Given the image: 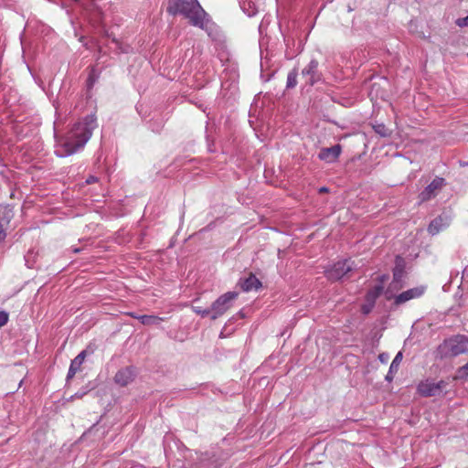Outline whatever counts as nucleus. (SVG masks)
Returning a JSON list of instances; mask_svg holds the SVG:
<instances>
[{
  "mask_svg": "<svg viewBox=\"0 0 468 468\" xmlns=\"http://www.w3.org/2000/svg\"><path fill=\"white\" fill-rule=\"evenodd\" d=\"M95 115L86 116L82 122H77L69 132L65 138L59 140V146L62 148L58 156L71 155L83 148L96 128Z\"/></svg>",
  "mask_w": 468,
  "mask_h": 468,
  "instance_id": "f257e3e1",
  "label": "nucleus"
},
{
  "mask_svg": "<svg viewBox=\"0 0 468 468\" xmlns=\"http://www.w3.org/2000/svg\"><path fill=\"white\" fill-rule=\"evenodd\" d=\"M166 10L172 16L183 15L194 27H204L207 14L197 0H169Z\"/></svg>",
  "mask_w": 468,
  "mask_h": 468,
  "instance_id": "f03ea898",
  "label": "nucleus"
},
{
  "mask_svg": "<svg viewBox=\"0 0 468 468\" xmlns=\"http://www.w3.org/2000/svg\"><path fill=\"white\" fill-rule=\"evenodd\" d=\"M440 351L445 356H456L468 353V338L464 335H456L445 340L440 346Z\"/></svg>",
  "mask_w": 468,
  "mask_h": 468,
  "instance_id": "7ed1b4c3",
  "label": "nucleus"
},
{
  "mask_svg": "<svg viewBox=\"0 0 468 468\" xmlns=\"http://www.w3.org/2000/svg\"><path fill=\"white\" fill-rule=\"evenodd\" d=\"M238 295L236 292H228L219 296L210 306L211 319L216 320L229 310Z\"/></svg>",
  "mask_w": 468,
  "mask_h": 468,
  "instance_id": "20e7f679",
  "label": "nucleus"
},
{
  "mask_svg": "<svg viewBox=\"0 0 468 468\" xmlns=\"http://www.w3.org/2000/svg\"><path fill=\"white\" fill-rule=\"evenodd\" d=\"M354 270V262L351 260L337 261L331 268L325 270L324 275L331 282H336Z\"/></svg>",
  "mask_w": 468,
  "mask_h": 468,
  "instance_id": "39448f33",
  "label": "nucleus"
},
{
  "mask_svg": "<svg viewBox=\"0 0 468 468\" xmlns=\"http://www.w3.org/2000/svg\"><path fill=\"white\" fill-rule=\"evenodd\" d=\"M445 186L442 177H435L418 196L420 203H424L435 197L439 191Z\"/></svg>",
  "mask_w": 468,
  "mask_h": 468,
  "instance_id": "423d86ee",
  "label": "nucleus"
},
{
  "mask_svg": "<svg viewBox=\"0 0 468 468\" xmlns=\"http://www.w3.org/2000/svg\"><path fill=\"white\" fill-rule=\"evenodd\" d=\"M94 346L88 345L72 361L68 372L67 380L75 377L76 373L81 371L82 364L87 356L94 352Z\"/></svg>",
  "mask_w": 468,
  "mask_h": 468,
  "instance_id": "0eeeda50",
  "label": "nucleus"
},
{
  "mask_svg": "<svg viewBox=\"0 0 468 468\" xmlns=\"http://www.w3.org/2000/svg\"><path fill=\"white\" fill-rule=\"evenodd\" d=\"M426 291L425 286H418L409 289L395 297V304L399 305L410 300L420 298Z\"/></svg>",
  "mask_w": 468,
  "mask_h": 468,
  "instance_id": "6e6552de",
  "label": "nucleus"
},
{
  "mask_svg": "<svg viewBox=\"0 0 468 468\" xmlns=\"http://www.w3.org/2000/svg\"><path fill=\"white\" fill-rule=\"evenodd\" d=\"M442 382H420L418 391L423 397H433L442 393Z\"/></svg>",
  "mask_w": 468,
  "mask_h": 468,
  "instance_id": "1a4fd4ad",
  "label": "nucleus"
},
{
  "mask_svg": "<svg viewBox=\"0 0 468 468\" xmlns=\"http://www.w3.org/2000/svg\"><path fill=\"white\" fill-rule=\"evenodd\" d=\"M342 152L340 144H335L332 147L322 148L319 152L318 158L326 163L335 162Z\"/></svg>",
  "mask_w": 468,
  "mask_h": 468,
  "instance_id": "9d476101",
  "label": "nucleus"
},
{
  "mask_svg": "<svg viewBox=\"0 0 468 468\" xmlns=\"http://www.w3.org/2000/svg\"><path fill=\"white\" fill-rule=\"evenodd\" d=\"M449 226V222L446 217L439 216L435 218L428 226V232L431 235H436L442 229Z\"/></svg>",
  "mask_w": 468,
  "mask_h": 468,
  "instance_id": "9b49d317",
  "label": "nucleus"
},
{
  "mask_svg": "<svg viewBox=\"0 0 468 468\" xmlns=\"http://www.w3.org/2000/svg\"><path fill=\"white\" fill-rule=\"evenodd\" d=\"M317 68L318 62L313 59L302 71L303 76L306 77V83L311 86H313L316 81L315 73L317 71Z\"/></svg>",
  "mask_w": 468,
  "mask_h": 468,
  "instance_id": "f8f14e48",
  "label": "nucleus"
},
{
  "mask_svg": "<svg viewBox=\"0 0 468 468\" xmlns=\"http://www.w3.org/2000/svg\"><path fill=\"white\" fill-rule=\"evenodd\" d=\"M261 286V282L252 273H250V276L248 278H246L243 281V282L241 283V288L244 292L258 290Z\"/></svg>",
  "mask_w": 468,
  "mask_h": 468,
  "instance_id": "ddd939ff",
  "label": "nucleus"
},
{
  "mask_svg": "<svg viewBox=\"0 0 468 468\" xmlns=\"http://www.w3.org/2000/svg\"><path fill=\"white\" fill-rule=\"evenodd\" d=\"M135 368L133 367H126L117 372L114 380H130L135 378Z\"/></svg>",
  "mask_w": 468,
  "mask_h": 468,
  "instance_id": "4468645a",
  "label": "nucleus"
},
{
  "mask_svg": "<svg viewBox=\"0 0 468 468\" xmlns=\"http://www.w3.org/2000/svg\"><path fill=\"white\" fill-rule=\"evenodd\" d=\"M402 353L401 352H399L395 358L393 359L391 365H390V367H389V370L386 376V380H392L393 378H394V373H396L398 370H399V367L402 361Z\"/></svg>",
  "mask_w": 468,
  "mask_h": 468,
  "instance_id": "2eb2a0df",
  "label": "nucleus"
},
{
  "mask_svg": "<svg viewBox=\"0 0 468 468\" xmlns=\"http://www.w3.org/2000/svg\"><path fill=\"white\" fill-rule=\"evenodd\" d=\"M140 322L144 325H153L159 324L161 322L165 321V318L156 316V315H140L137 317Z\"/></svg>",
  "mask_w": 468,
  "mask_h": 468,
  "instance_id": "dca6fc26",
  "label": "nucleus"
},
{
  "mask_svg": "<svg viewBox=\"0 0 468 468\" xmlns=\"http://www.w3.org/2000/svg\"><path fill=\"white\" fill-rule=\"evenodd\" d=\"M383 285L378 284L374 286L371 290H369L366 295V299L368 303L373 304L376 301V299L383 292Z\"/></svg>",
  "mask_w": 468,
  "mask_h": 468,
  "instance_id": "f3484780",
  "label": "nucleus"
},
{
  "mask_svg": "<svg viewBox=\"0 0 468 468\" xmlns=\"http://www.w3.org/2000/svg\"><path fill=\"white\" fill-rule=\"evenodd\" d=\"M297 76H298V70L296 69H293L288 73L287 76V83L286 87L291 89L294 88L297 85Z\"/></svg>",
  "mask_w": 468,
  "mask_h": 468,
  "instance_id": "a211bd4d",
  "label": "nucleus"
},
{
  "mask_svg": "<svg viewBox=\"0 0 468 468\" xmlns=\"http://www.w3.org/2000/svg\"><path fill=\"white\" fill-rule=\"evenodd\" d=\"M193 311L202 317L209 316L211 318V310L209 308H202L200 306H193Z\"/></svg>",
  "mask_w": 468,
  "mask_h": 468,
  "instance_id": "6ab92c4d",
  "label": "nucleus"
},
{
  "mask_svg": "<svg viewBox=\"0 0 468 468\" xmlns=\"http://www.w3.org/2000/svg\"><path fill=\"white\" fill-rule=\"evenodd\" d=\"M374 129H375L376 133H379L383 137L389 135V132L384 124L376 125V126H374Z\"/></svg>",
  "mask_w": 468,
  "mask_h": 468,
  "instance_id": "aec40b11",
  "label": "nucleus"
},
{
  "mask_svg": "<svg viewBox=\"0 0 468 468\" xmlns=\"http://www.w3.org/2000/svg\"><path fill=\"white\" fill-rule=\"evenodd\" d=\"M8 220L5 221V223H3L2 220H0V241L4 240L6 237V226L8 225Z\"/></svg>",
  "mask_w": 468,
  "mask_h": 468,
  "instance_id": "412c9836",
  "label": "nucleus"
},
{
  "mask_svg": "<svg viewBox=\"0 0 468 468\" xmlns=\"http://www.w3.org/2000/svg\"><path fill=\"white\" fill-rule=\"evenodd\" d=\"M459 376L457 378H454L453 380H457L458 378H468V363L466 365H464L463 367H462L460 369H459Z\"/></svg>",
  "mask_w": 468,
  "mask_h": 468,
  "instance_id": "4be33fe9",
  "label": "nucleus"
},
{
  "mask_svg": "<svg viewBox=\"0 0 468 468\" xmlns=\"http://www.w3.org/2000/svg\"><path fill=\"white\" fill-rule=\"evenodd\" d=\"M8 314L5 311H0V327L4 326L8 322Z\"/></svg>",
  "mask_w": 468,
  "mask_h": 468,
  "instance_id": "5701e85b",
  "label": "nucleus"
},
{
  "mask_svg": "<svg viewBox=\"0 0 468 468\" xmlns=\"http://www.w3.org/2000/svg\"><path fill=\"white\" fill-rule=\"evenodd\" d=\"M90 390V388H85V389L83 391H81L80 393V392H76L74 395H69V397L68 398L69 400H72L74 398H77V399H80V398H82L85 394H87L89 391Z\"/></svg>",
  "mask_w": 468,
  "mask_h": 468,
  "instance_id": "b1692460",
  "label": "nucleus"
},
{
  "mask_svg": "<svg viewBox=\"0 0 468 468\" xmlns=\"http://www.w3.org/2000/svg\"><path fill=\"white\" fill-rule=\"evenodd\" d=\"M456 24L461 27H468V16L463 18H458Z\"/></svg>",
  "mask_w": 468,
  "mask_h": 468,
  "instance_id": "393cba45",
  "label": "nucleus"
},
{
  "mask_svg": "<svg viewBox=\"0 0 468 468\" xmlns=\"http://www.w3.org/2000/svg\"><path fill=\"white\" fill-rule=\"evenodd\" d=\"M401 276V271H394V280H399V277Z\"/></svg>",
  "mask_w": 468,
  "mask_h": 468,
  "instance_id": "a878e982",
  "label": "nucleus"
},
{
  "mask_svg": "<svg viewBox=\"0 0 468 468\" xmlns=\"http://www.w3.org/2000/svg\"><path fill=\"white\" fill-rule=\"evenodd\" d=\"M329 189L325 186H322L319 188V193H327Z\"/></svg>",
  "mask_w": 468,
  "mask_h": 468,
  "instance_id": "bb28decb",
  "label": "nucleus"
},
{
  "mask_svg": "<svg viewBox=\"0 0 468 468\" xmlns=\"http://www.w3.org/2000/svg\"><path fill=\"white\" fill-rule=\"evenodd\" d=\"M96 181V178L94 176H90L87 179L88 184L94 183Z\"/></svg>",
  "mask_w": 468,
  "mask_h": 468,
  "instance_id": "cd10ccee",
  "label": "nucleus"
},
{
  "mask_svg": "<svg viewBox=\"0 0 468 468\" xmlns=\"http://www.w3.org/2000/svg\"><path fill=\"white\" fill-rule=\"evenodd\" d=\"M362 309L365 314H367L370 311V307H367L366 305H364Z\"/></svg>",
  "mask_w": 468,
  "mask_h": 468,
  "instance_id": "c85d7f7f",
  "label": "nucleus"
},
{
  "mask_svg": "<svg viewBox=\"0 0 468 468\" xmlns=\"http://www.w3.org/2000/svg\"><path fill=\"white\" fill-rule=\"evenodd\" d=\"M128 314H129L130 316L133 317V318H136V319H137V317L139 316V315H136V314H133V313H129Z\"/></svg>",
  "mask_w": 468,
  "mask_h": 468,
  "instance_id": "c756f323",
  "label": "nucleus"
},
{
  "mask_svg": "<svg viewBox=\"0 0 468 468\" xmlns=\"http://www.w3.org/2000/svg\"><path fill=\"white\" fill-rule=\"evenodd\" d=\"M127 383H128V382L123 381V382H122V387H124V386H126V384H127Z\"/></svg>",
  "mask_w": 468,
  "mask_h": 468,
  "instance_id": "7c9ffc66",
  "label": "nucleus"
},
{
  "mask_svg": "<svg viewBox=\"0 0 468 468\" xmlns=\"http://www.w3.org/2000/svg\"><path fill=\"white\" fill-rule=\"evenodd\" d=\"M89 81L90 82V85H92V80H91V77H89Z\"/></svg>",
  "mask_w": 468,
  "mask_h": 468,
  "instance_id": "2f4dec72",
  "label": "nucleus"
},
{
  "mask_svg": "<svg viewBox=\"0 0 468 468\" xmlns=\"http://www.w3.org/2000/svg\"><path fill=\"white\" fill-rule=\"evenodd\" d=\"M379 358H380L381 360H385V357H383V355H380V356H379Z\"/></svg>",
  "mask_w": 468,
  "mask_h": 468,
  "instance_id": "473e14b6",
  "label": "nucleus"
},
{
  "mask_svg": "<svg viewBox=\"0 0 468 468\" xmlns=\"http://www.w3.org/2000/svg\"><path fill=\"white\" fill-rule=\"evenodd\" d=\"M379 358H380L381 360H385V357H383V355H380V356H379Z\"/></svg>",
  "mask_w": 468,
  "mask_h": 468,
  "instance_id": "72a5a7b5",
  "label": "nucleus"
},
{
  "mask_svg": "<svg viewBox=\"0 0 468 468\" xmlns=\"http://www.w3.org/2000/svg\"><path fill=\"white\" fill-rule=\"evenodd\" d=\"M79 251H80V250H79V249H75V250H74V252H79Z\"/></svg>",
  "mask_w": 468,
  "mask_h": 468,
  "instance_id": "f704fd0d",
  "label": "nucleus"
}]
</instances>
